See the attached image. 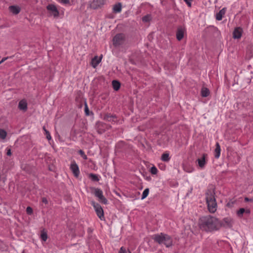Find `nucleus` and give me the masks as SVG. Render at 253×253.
<instances>
[{"instance_id":"nucleus-1","label":"nucleus","mask_w":253,"mask_h":253,"mask_svg":"<svg viewBox=\"0 0 253 253\" xmlns=\"http://www.w3.org/2000/svg\"><path fill=\"white\" fill-rule=\"evenodd\" d=\"M219 225L218 220L211 215L203 216L200 219L199 225L201 229L206 231L216 230Z\"/></svg>"},{"instance_id":"nucleus-2","label":"nucleus","mask_w":253,"mask_h":253,"mask_svg":"<svg viewBox=\"0 0 253 253\" xmlns=\"http://www.w3.org/2000/svg\"><path fill=\"white\" fill-rule=\"evenodd\" d=\"M152 239L160 245H164L167 248L172 245L171 238L169 235L164 233L155 234L153 236Z\"/></svg>"},{"instance_id":"nucleus-3","label":"nucleus","mask_w":253,"mask_h":253,"mask_svg":"<svg viewBox=\"0 0 253 253\" xmlns=\"http://www.w3.org/2000/svg\"><path fill=\"white\" fill-rule=\"evenodd\" d=\"M206 198L209 211L210 212L214 213L217 209V204L214 196L208 194Z\"/></svg>"},{"instance_id":"nucleus-4","label":"nucleus","mask_w":253,"mask_h":253,"mask_svg":"<svg viewBox=\"0 0 253 253\" xmlns=\"http://www.w3.org/2000/svg\"><path fill=\"white\" fill-rule=\"evenodd\" d=\"M91 203L92 206L93 207L98 217L101 220H103L104 218V211L101 206L99 204L95 203L94 201H92Z\"/></svg>"},{"instance_id":"nucleus-5","label":"nucleus","mask_w":253,"mask_h":253,"mask_svg":"<svg viewBox=\"0 0 253 253\" xmlns=\"http://www.w3.org/2000/svg\"><path fill=\"white\" fill-rule=\"evenodd\" d=\"M94 194L95 196L98 198V201L106 205L108 203V200L103 196L102 191L99 188H94Z\"/></svg>"},{"instance_id":"nucleus-6","label":"nucleus","mask_w":253,"mask_h":253,"mask_svg":"<svg viewBox=\"0 0 253 253\" xmlns=\"http://www.w3.org/2000/svg\"><path fill=\"white\" fill-rule=\"evenodd\" d=\"M70 169L76 177H78L80 174L79 168L75 161H72Z\"/></svg>"},{"instance_id":"nucleus-7","label":"nucleus","mask_w":253,"mask_h":253,"mask_svg":"<svg viewBox=\"0 0 253 253\" xmlns=\"http://www.w3.org/2000/svg\"><path fill=\"white\" fill-rule=\"evenodd\" d=\"M46 9L48 11L50 12L51 14L54 17H57L59 16V11L54 4H48L46 6Z\"/></svg>"},{"instance_id":"nucleus-8","label":"nucleus","mask_w":253,"mask_h":253,"mask_svg":"<svg viewBox=\"0 0 253 253\" xmlns=\"http://www.w3.org/2000/svg\"><path fill=\"white\" fill-rule=\"evenodd\" d=\"M124 40V35L122 34H117L116 35L113 40V45L117 46L121 44Z\"/></svg>"},{"instance_id":"nucleus-9","label":"nucleus","mask_w":253,"mask_h":253,"mask_svg":"<svg viewBox=\"0 0 253 253\" xmlns=\"http://www.w3.org/2000/svg\"><path fill=\"white\" fill-rule=\"evenodd\" d=\"M233 224V219L230 217L224 218L223 220V224L224 226L231 228Z\"/></svg>"},{"instance_id":"nucleus-10","label":"nucleus","mask_w":253,"mask_h":253,"mask_svg":"<svg viewBox=\"0 0 253 253\" xmlns=\"http://www.w3.org/2000/svg\"><path fill=\"white\" fill-rule=\"evenodd\" d=\"M18 108L19 110L25 112L27 110V101L24 99L20 101L18 104Z\"/></svg>"},{"instance_id":"nucleus-11","label":"nucleus","mask_w":253,"mask_h":253,"mask_svg":"<svg viewBox=\"0 0 253 253\" xmlns=\"http://www.w3.org/2000/svg\"><path fill=\"white\" fill-rule=\"evenodd\" d=\"M250 214V211L249 209H245L244 208H241L236 212L237 215L238 217L241 218L243 216L244 213Z\"/></svg>"},{"instance_id":"nucleus-12","label":"nucleus","mask_w":253,"mask_h":253,"mask_svg":"<svg viewBox=\"0 0 253 253\" xmlns=\"http://www.w3.org/2000/svg\"><path fill=\"white\" fill-rule=\"evenodd\" d=\"M105 0H93L91 6L93 8H97L104 4Z\"/></svg>"},{"instance_id":"nucleus-13","label":"nucleus","mask_w":253,"mask_h":253,"mask_svg":"<svg viewBox=\"0 0 253 253\" xmlns=\"http://www.w3.org/2000/svg\"><path fill=\"white\" fill-rule=\"evenodd\" d=\"M206 155H203L202 158H199L197 160L198 165L201 169H204L206 165Z\"/></svg>"},{"instance_id":"nucleus-14","label":"nucleus","mask_w":253,"mask_h":253,"mask_svg":"<svg viewBox=\"0 0 253 253\" xmlns=\"http://www.w3.org/2000/svg\"><path fill=\"white\" fill-rule=\"evenodd\" d=\"M242 30L240 28H236L233 32V38L234 39H239L242 36Z\"/></svg>"},{"instance_id":"nucleus-15","label":"nucleus","mask_w":253,"mask_h":253,"mask_svg":"<svg viewBox=\"0 0 253 253\" xmlns=\"http://www.w3.org/2000/svg\"><path fill=\"white\" fill-rule=\"evenodd\" d=\"M101 61V57L95 56L91 61V65L93 68H96Z\"/></svg>"},{"instance_id":"nucleus-16","label":"nucleus","mask_w":253,"mask_h":253,"mask_svg":"<svg viewBox=\"0 0 253 253\" xmlns=\"http://www.w3.org/2000/svg\"><path fill=\"white\" fill-rule=\"evenodd\" d=\"M215 149L214 150V157L216 159H218L219 158L220 156V151H221V149H220V145L217 142L216 143V145H215Z\"/></svg>"},{"instance_id":"nucleus-17","label":"nucleus","mask_w":253,"mask_h":253,"mask_svg":"<svg viewBox=\"0 0 253 253\" xmlns=\"http://www.w3.org/2000/svg\"><path fill=\"white\" fill-rule=\"evenodd\" d=\"M184 30L182 28H179L176 33V38L178 41H180L184 37Z\"/></svg>"},{"instance_id":"nucleus-18","label":"nucleus","mask_w":253,"mask_h":253,"mask_svg":"<svg viewBox=\"0 0 253 253\" xmlns=\"http://www.w3.org/2000/svg\"><path fill=\"white\" fill-rule=\"evenodd\" d=\"M226 12V8H223L221 9L216 15V20L220 21L222 19L223 16L225 14Z\"/></svg>"},{"instance_id":"nucleus-19","label":"nucleus","mask_w":253,"mask_h":253,"mask_svg":"<svg viewBox=\"0 0 253 253\" xmlns=\"http://www.w3.org/2000/svg\"><path fill=\"white\" fill-rule=\"evenodd\" d=\"M9 8L10 12L14 14H18L20 11V8L18 6H10Z\"/></svg>"},{"instance_id":"nucleus-20","label":"nucleus","mask_w":253,"mask_h":253,"mask_svg":"<svg viewBox=\"0 0 253 253\" xmlns=\"http://www.w3.org/2000/svg\"><path fill=\"white\" fill-rule=\"evenodd\" d=\"M122 10V4L121 3H118L115 4L113 7V11L115 13H119Z\"/></svg>"},{"instance_id":"nucleus-21","label":"nucleus","mask_w":253,"mask_h":253,"mask_svg":"<svg viewBox=\"0 0 253 253\" xmlns=\"http://www.w3.org/2000/svg\"><path fill=\"white\" fill-rule=\"evenodd\" d=\"M161 160L165 162H168L170 160L169 155V153H165L161 156Z\"/></svg>"},{"instance_id":"nucleus-22","label":"nucleus","mask_w":253,"mask_h":253,"mask_svg":"<svg viewBox=\"0 0 253 253\" xmlns=\"http://www.w3.org/2000/svg\"><path fill=\"white\" fill-rule=\"evenodd\" d=\"M210 94V90L206 87H203L201 90V95L203 97H207Z\"/></svg>"},{"instance_id":"nucleus-23","label":"nucleus","mask_w":253,"mask_h":253,"mask_svg":"<svg viewBox=\"0 0 253 253\" xmlns=\"http://www.w3.org/2000/svg\"><path fill=\"white\" fill-rule=\"evenodd\" d=\"M112 85L114 90H118L120 87V83L118 81L114 80L112 82Z\"/></svg>"},{"instance_id":"nucleus-24","label":"nucleus","mask_w":253,"mask_h":253,"mask_svg":"<svg viewBox=\"0 0 253 253\" xmlns=\"http://www.w3.org/2000/svg\"><path fill=\"white\" fill-rule=\"evenodd\" d=\"M89 177L93 181H98L99 180V175L97 174L90 173V174H89Z\"/></svg>"},{"instance_id":"nucleus-25","label":"nucleus","mask_w":253,"mask_h":253,"mask_svg":"<svg viewBox=\"0 0 253 253\" xmlns=\"http://www.w3.org/2000/svg\"><path fill=\"white\" fill-rule=\"evenodd\" d=\"M149 189L148 188L145 189L142 193V195L141 196V199L143 200L145 198H146L148 196V195L149 194Z\"/></svg>"},{"instance_id":"nucleus-26","label":"nucleus","mask_w":253,"mask_h":253,"mask_svg":"<svg viewBox=\"0 0 253 253\" xmlns=\"http://www.w3.org/2000/svg\"><path fill=\"white\" fill-rule=\"evenodd\" d=\"M7 135L6 132L2 129H0V138L4 139L6 137Z\"/></svg>"},{"instance_id":"nucleus-27","label":"nucleus","mask_w":253,"mask_h":253,"mask_svg":"<svg viewBox=\"0 0 253 253\" xmlns=\"http://www.w3.org/2000/svg\"><path fill=\"white\" fill-rule=\"evenodd\" d=\"M119 253H131L128 249H126L124 247H122L120 250Z\"/></svg>"},{"instance_id":"nucleus-28","label":"nucleus","mask_w":253,"mask_h":253,"mask_svg":"<svg viewBox=\"0 0 253 253\" xmlns=\"http://www.w3.org/2000/svg\"><path fill=\"white\" fill-rule=\"evenodd\" d=\"M151 17L150 15H147L142 18V21L145 22H149L151 20Z\"/></svg>"},{"instance_id":"nucleus-29","label":"nucleus","mask_w":253,"mask_h":253,"mask_svg":"<svg viewBox=\"0 0 253 253\" xmlns=\"http://www.w3.org/2000/svg\"><path fill=\"white\" fill-rule=\"evenodd\" d=\"M43 129L45 132V134L46 135L47 139L48 140H50L51 139V137L50 135L49 131L45 129V127H43Z\"/></svg>"},{"instance_id":"nucleus-30","label":"nucleus","mask_w":253,"mask_h":253,"mask_svg":"<svg viewBox=\"0 0 253 253\" xmlns=\"http://www.w3.org/2000/svg\"><path fill=\"white\" fill-rule=\"evenodd\" d=\"M79 153L84 160H86L87 159L86 155L83 150H80L79 151Z\"/></svg>"},{"instance_id":"nucleus-31","label":"nucleus","mask_w":253,"mask_h":253,"mask_svg":"<svg viewBox=\"0 0 253 253\" xmlns=\"http://www.w3.org/2000/svg\"><path fill=\"white\" fill-rule=\"evenodd\" d=\"M150 172L153 174H156L158 172V169L155 167L153 166L151 167Z\"/></svg>"},{"instance_id":"nucleus-32","label":"nucleus","mask_w":253,"mask_h":253,"mask_svg":"<svg viewBox=\"0 0 253 253\" xmlns=\"http://www.w3.org/2000/svg\"><path fill=\"white\" fill-rule=\"evenodd\" d=\"M41 237L43 241H45L47 239V236L46 233L44 232L42 233L41 234Z\"/></svg>"},{"instance_id":"nucleus-33","label":"nucleus","mask_w":253,"mask_h":253,"mask_svg":"<svg viewBox=\"0 0 253 253\" xmlns=\"http://www.w3.org/2000/svg\"><path fill=\"white\" fill-rule=\"evenodd\" d=\"M26 212L28 214H32L33 213V209L30 207H28L26 209Z\"/></svg>"},{"instance_id":"nucleus-34","label":"nucleus","mask_w":253,"mask_h":253,"mask_svg":"<svg viewBox=\"0 0 253 253\" xmlns=\"http://www.w3.org/2000/svg\"><path fill=\"white\" fill-rule=\"evenodd\" d=\"M189 7L191 6V0H183Z\"/></svg>"},{"instance_id":"nucleus-35","label":"nucleus","mask_w":253,"mask_h":253,"mask_svg":"<svg viewBox=\"0 0 253 253\" xmlns=\"http://www.w3.org/2000/svg\"><path fill=\"white\" fill-rule=\"evenodd\" d=\"M84 111H85V113L86 115H89V110H88V107L86 104H85V106Z\"/></svg>"},{"instance_id":"nucleus-36","label":"nucleus","mask_w":253,"mask_h":253,"mask_svg":"<svg viewBox=\"0 0 253 253\" xmlns=\"http://www.w3.org/2000/svg\"><path fill=\"white\" fill-rule=\"evenodd\" d=\"M42 202L45 204H47L48 203V201L46 198L43 197L42 198Z\"/></svg>"},{"instance_id":"nucleus-37","label":"nucleus","mask_w":253,"mask_h":253,"mask_svg":"<svg viewBox=\"0 0 253 253\" xmlns=\"http://www.w3.org/2000/svg\"><path fill=\"white\" fill-rule=\"evenodd\" d=\"M6 154L8 156H10L11 155V150L10 149H7Z\"/></svg>"},{"instance_id":"nucleus-38","label":"nucleus","mask_w":253,"mask_h":253,"mask_svg":"<svg viewBox=\"0 0 253 253\" xmlns=\"http://www.w3.org/2000/svg\"><path fill=\"white\" fill-rule=\"evenodd\" d=\"M7 58H3L0 61V64L3 62L4 61L6 60Z\"/></svg>"},{"instance_id":"nucleus-39","label":"nucleus","mask_w":253,"mask_h":253,"mask_svg":"<svg viewBox=\"0 0 253 253\" xmlns=\"http://www.w3.org/2000/svg\"><path fill=\"white\" fill-rule=\"evenodd\" d=\"M114 118H109V116L108 117V118H105V119L108 121H111L112 120L114 121Z\"/></svg>"},{"instance_id":"nucleus-40","label":"nucleus","mask_w":253,"mask_h":253,"mask_svg":"<svg viewBox=\"0 0 253 253\" xmlns=\"http://www.w3.org/2000/svg\"><path fill=\"white\" fill-rule=\"evenodd\" d=\"M226 206L228 207L231 208L232 207V204H231L230 203H228L226 204Z\"/></svg>"},{"instance_id":"nucleus-41","label":"nucleus","mask_w":253,"mask_h":253,"mask_svg":"<svg viewBox=\"0 0 253 253\" xmlns=\"http://www.w3.org/2000/svg\"><path fill=\"white\" fill-rule=\"evenodd\" d=\"M245 200H246V201H249V199H248V198H245Z\"/></svg>"}]
</instances>
